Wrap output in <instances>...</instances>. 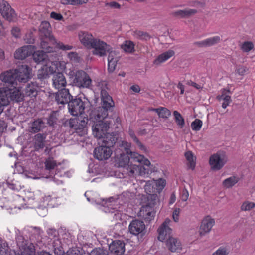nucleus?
<instances>
[{"instance_id":"f257e3e1","label":"nucleus","mask_w":255,"mask_h":255,"mask_svg":"<svg viewBox=\"0 0 255 255\" xmlns=\"http://www.w3.org/2000/svg\"><path fill=\"white\" fill-rule=\"evenodd\" d=\"M31 69L27 65H21L18 68L2 72L0 79L4 82V86L0 88L1 96L11 101L19 102L22 101L24 96L20 87H17V82L26 83L30 79Z\"/></svg>"},{"instance_id":"f03ea898","label":"nucleus","mask_w":255,"mask_h":255,"mask_svg":"<svg viewBox=\"0 0 255 255\" xmlns=\"http://www.w3.org/2000/svg\"><path fill=\"white\" fill-rule=\"evenodd\" d=\"M100 93L101 106L92 110L90 115L92 118L105 119L107 117L108 112L112 111L115 103L112 97L104 88L101 89Z\"/></svg>"},{"instance_id":"7ed1b4c3","label":"nucleus","mask_w":255,"mask_h":255,"mask_svg":"<svg viewBox=\"0 0 255 255\" xmlns=\"http://www.w3.org/2000/svg\"><path fill=\"white\" fill-rule=\"evenodd\" d=\"M157 195H151L148 197V201L145 205L142 206L140 211V216L147 223H150L154 219L156 211L155 206L156 204Z\"/></svg>"},{"instance_id":"20e7f679","label":"nucleus","mask_w":255,"mask_h":255,"mask_svg":"<svg viewBox=\"0 0 255 255\" xmlns=\"http://www.w3.org/2000/svg\"><path fill=\"white\" fill-rule=\"evenodd\" d=\"M88 102L87 99L84 98V100H82L81 97L72 96L68 105L69 113L74 116L82 114L84 113L86 105Z\"/></svg>"},{"instance_id":"39448f33","label":"nucleus","mask_w":255,"mask_h":255,"mask_svg":"<svg viewBox=\"0 0 255 255\" xmlns=\"http://www.w3.org/2000/svg\"><path fill=\"white\" fill-rule=\"evenodd\" d=\"M73 85L79 88H90L92 86V80L89 75L82 70L74 72Z\"/></svg>"},{"instance_id":"423d86ee","label":"nucleus","mask_w":255,"mask_h":255,"mask_svg":"<svg viewBox=\"0 0 255 255\" xmlns=\"http://www.w3.org/2000/svg\"><path fill=\"white\" fill-rule=\"evenodd\" d=\"M88 119L79 120L77 118H70L65 120L63 125L64 127L74 130L76 132L82 134L84 133L87 125Z\"/></svg>"},{"instance_id":"0eeeda50","label":"nucleus","mask_w":255,"mask_h":255,"mask_svg":"<svg viewBox=\"0 0 255 255\" xmlns=\"http://www.w3.org/2000/svg\"><path fill=\"white\" fill-rule=\"evenodd\" d=\"M90 118L95 120L96 122L92 126V132L95 137L97 138H101L106 133L109 128V123L104 121L102 118L96 119L94 118H91L90 115Z\"/></svg>"},{"instance_id":"6e6552de","label":"nucleus","mask_w":255,"mask_h":255,"mask_svg":"<svg viewBox=\"0 0 255 255\" xmlns=\"http://www.w3.org/2000/svg\"><path fill=\"white\" fill-rule=\"evenodd\" d=\"M0 13L2 17L9 22H13L16 19L15 10L4 0H0Z\"/></svg>"},{"instance_id":"1a4fd4ad","label":"nucleus","mask_w":255,"mask_h":255,"mask_svg":"<svg viewBox=\"0 0 255 255\" xmlns=\"http://www.w3.org/2000/svg\"><path fill=\"white\" fill-rule=\"evenodd\" d=\"M171 222V220L166 218L158 229V239L159 241L163 242L172 237V230L169 227Z\"/></svg>"},{"instance_id":"9d476101","label":"nucleus","mask_w":255,"mask_h":255,"mask_svg":"<svg viewBox=\"0 0 255 255\" xmlns=\"http://www.w3.org/2000/svg\"><path fill=\"white\" fill-rule=\"evenodd\" d=\"M112 154V149L102 144L95 148L93 153L94 158L99 161L109 159Z\"/></svg>"},{"instance_id":"9b49d317","label":"nucleus","mask_w":255,"mask_h":255,"mask_svg":"<svg viewBox=\"0 0 255 255\" xmlns=\"http://www.w3.org/2000/svg\"><path fill=\"white\" fill-rule=\"evenodd\" d=\"M128 230L129 233L133 235L142 236L145 233V225L142 221L133 220L128 226Z\"/></svg>"},{"instance_id":"f8f14e48","label":"nucleus","mask_w":255,"mask_h":255,"mask_svg":"<svg viewBox=\"0 0 255 255\" xmlns=\"http://www.w3.org/2000/svg\"><path fill=\"white\" fill-rule=\"evenodd\" d=\"M110 46L106 43L99 39H95L92 46L90 48L94 49L93 54L94 55L102 56L106 54L107 52H109Z\"/></svg>"},{"instance_id":"ddd939ff","label":"nucleus","mask_w":255,"mask_h":255,"mask_svg":"<svg viewBox=\"0 0 255 255\" xmlns=\"http://www.w3.org/2000/svg\"><path fill=\"white\" fill-rule=\"evenodd\" d=\"M55 98V101L57 102V104L65 105L69 103L71 99L72 98V96L69 93L68 89L62 88L58 92L53 94Z\"/></svg>"},{"instance_id":"4468645a","label":"nucleus","mask_w":255,"mask_h":255,"mask_svg":"<svg viewBox=\"0 0 255 255\" xmlns=\"http://www.w3.org/2000/svg\"><path fill=\"white\" fill-rule=\"evenodd\" d=\"M125 244L123 240H115L109 245V250L113 255H123L125 251Z\"/></svg>"},{"instance_id":"2eb2a0df","label":"nucleus","mask_w":255,"mask_h":255,"mask_svg":"<svg viewBox=\"0 0 255 255\" xmlns=\"http://www.w3.org/2000/svg\"><path fill=\"white\" fill-rule=\"evenodd\" d=\"M16 241L17 246L21 249L24 250V255H33L35 252V249L33 245L32 247L27 246V240L20 235H17Z\"/></svg>"},{"instance_id":"dca6fc26","label":"nucleus","mask_w":255,"mask_h":255,"mask_svg":"<svg viewBox=\"0 0 255 255\" xmlns=\"http://www.w3.org/2000/svg\"><path fill=\"white\" fill-rule=\"evenodd\" d=\"M40 47L46 53H51L54 51V48L50 44L55 45L57 41L53 36L45 37L40 36Z\"/></svg>"},{"instance_id":"f3484780","label":"nucleus","mask_w":255,"mask_h":255,"mask_svg":"<svg viewBox=\"0 0 255 255\" xmlns=\"http://www.w3.org/2000/svg\"><path fill=\"white\" fill-rule=\"evenodd\" d=\"M115 156V162L118 167L128 168L134 163L131 160L130 154H124L123 152H122L119 154V156Z\"/></svg>"},{"instance_id":"a211bd4d","label":"nucleus","mask_w":255,"mask_h":255,"mask_svg":"<svg viewBox=\"0 0 255 255\" xmlns=\"http://www.w3.org/2000/svg\"><path fill=\"white\" fill-rule=\"evenodd\" d=\"M214 224V219L209 216H206L202 221L201 225L200 227V235L201 236H204L206 233H209Z\"/></svg>"},{"instance_id":"6ab92c4d","label":"nucleus","mask_w":255,"mask_h":255,"mask_svg":"<svg viewBox=\"0 0 255 255\" xmlns=\"http://www.w3.org/2000/svg\"><path fill=\"white\" fill-rule=\"evenodd\" d=\"M52 78V85L57 89L64 88L66 85V80L62 72H54Z\"/></svg>"},{"instance_id":"aec40b11","label":"nucleus","mask_w":255,"mask_h":255,"mask_svg":"<svg viewBox=\"0 0 255 255\" xmlns=\"http://www.w3.org/2000/svg\"><path fill=\"white\" fill-rule=\"evenodd\" d=\"M99 144H102L112 149L117 142V137L114 133H107L101 138H99Z\"/></svg>"},{"instance_id":"412c9836","label":"nucleus","mask_w":255,"mask_h":255,"mask_svg":"<svg viewBox=\"0 0 255 255\" xmlns=\"http://www.w3.org/2000/svg\"><path fill=\"white\" fill-rule=\"evenodd\" d=\"M165 241L166 247L171 252H178L182 250V244L178 238L172 236Z\"/></svg>"},{"instance_id":"4be33fe9","label":"nucleus","mask_w":255,"mask_h":255,"mask_svg":"<svg viewBox=\"0 0 255 255\" xmlns=\"http://www.w3.org/2000/svg\"><path fill=\"white\" fill-rule=\"evenodd\" d=\"M33 47L31 45H26L18 48L14 53L16 59L23 60L32 54Z\"/></svg>"},{"instance_id":"5701e85b","label":"nucleus","mask_w":255,"mask_h":255,"mask_svg":"<svg viewBox=\"0 0 255 255\" xmlns=\"http://www.w3.org/2000/svg\"><path fill=\"white\" fill-rule=\"evenodd\" d=\"M56 67L43 65L41 68L38 70L37 78L41 81L46 79L49 77L50 75L52 74L56 71Z\"/></svg>"},{"instance_id":"b1692460","label":"nucleus","mask_w":255,"mask_h":255,"mask_svg":"<svg viewBox=\"0 0 255 255\" xmlns=\"http://www.w3.org/2000/svg\"><path fill=\"white\" fill-rule=\"evenodd\" d=\"M131 160H133L134 163H138L141 164H143L144 166H146L147 168L143 167V169L144 170V173L149 174V170L148 169L149 166L151 165L150 162L147 159H145V157L139 154L134 152L131 154Z\"/></svg>"},{"instance_id":"393cba45","label":"nucleus","mask_w":255,"mask_h":255,"mask_svg":"<svg viewBox=\"0 0 255 255\" xmlns=\"http://www.w3.org/2000/svg\"><path fill=\"white\" fill-rule=\"evenodd\" d=\"M130 146V144L127 141H121L117 142V148L114 151L115 155L119 156L120 153L123 152L124 154H130L131 157V154L134 152L131 151Z\"/></svg>"},{"instance_id":"a878e982","label":"nucleus","mask_w":255,"mask_h":255,"mask_svg":"<svg viewBox=\"0 0 255 255\" xmlns=\"http://www.w3.org/2000/svg\"><path fill=\"white\" fill-rule=\"evenodd\" d=\"M209 163L213 170H219L224 166L225 162L219 155L214 154L210 157Z\"/></svg>"},{"instance_id":"bb28decb","label":"nucleus","mask_w":255,"mask_h":255,"mask_svg":"<svg viewBox=\"0 0 255 255\" xmlns=\"http://www.w3.org/2000/svg\"><path fill=\"white\" fill-rule=\"evenodd\" d=\"M46 135L44 133H37L33 138V145L35 150L39 151L45 146Z\"/></svg>"},{"instance_id":"cd10ccee","label":"nucleus","mask_w":255,"mask_h":255,"mask_svg":"<svg viewBox=\"0 0 255 255\" xmlns=\"http://www.w3.org/2000/svg\"><path fill=\"white\" fill-rule=\"evenodd\" d=\"M231 94V92L229 89L223 88L221 90V94L217 96V99L218 101H224L222 104V107L223 108L226 109L231 102L232 100L230 95Z\"/></svg>"},{"instance_id":"c85d7f7f","label":"nucleus","mask_w":255,"mask_h":255,"mask_svg":"<svg viewBox=\"0 0 255 255\" xmlns=\"http://www.w3.org/2000/svg\"><path fill=\"white\" fill-rule=\"evenodd\" d=\"M79 38L80 42L86 47L90 48L93 42L95 40L91 34L87 32L81 31L79 33Z\"/></svg>"},{"instance_id":"c756f323","label":"nucleus","mask_w":255,"mask_h":255,"mask_svg":"<svg viewBox=\"0 0 255 255\" xmlns=\"http://www.w3.org/2000/svg\"><path fill=\"white\" fill-rule=\"evenodd\" d=\"M175 54V52L172 50H169L160 54L153 61V64L159 65L166 61Z\"/></svg>"},{"instance_id":"7c9ffc66","label":"nucleus","mask_w":255,"mask_h":255,"mask_svg":"<svg viewBox=\"0 0 255 255\" xmlns=\"http://www.w3.org/2000/svg\"><path fill=\"white\" fill-rule=\"evenodd\" d=\"M39 87L36 82H32L28 84L24 90L25 94L26 96L35 97L38 93Z\"/></svg>"},{"instance_id":"2f4dec72","label":"nucleus","mask_w":255,"mask_h":255,"mask_svg":"<svg viewBox=\"0 0 255 255\" xmlns=\"http://www.w3.org/2000/svg\"><path fill=\"white\" fill-rule=\"evenodd\" d=\"M48 245L50 246L49 248H51L56 255H61L62 254L63 248L59 238H57L56 240L51 241H48Z\"/></svg>"},{"instance_id":"473e14b6","label":"nucleus","mask_w":255,"mask_h":255,"mask_svg":"<svg viewBox=\"0 0 255 255\" xmlns=\"http://www.w3.org/2000/svg\"><path fill=\"white\" fill-rule=\"evenodd\" d=\"M32 228L33 231L30 237V239L34 241L36 245H38L39 244H40L42 242V235L43 232L39 227H33Z\"/></svg>"},{"instance_id":"72a5a7b5","label":"nucleus","mask_w":255,"mask_h":255,"mask_svg":"<svg viewBox=\"0 0 255 255\" xmlns=\"http://www.w3.org/2000/svg\"><path fill=\"white\" fill-rule=\"evenodd\" d=\"M45 127V123L41 119L35 120L31 124V132L38 133Z\"/></svg>"},{"instance_id":"f704fd0d","label":"nucleus","mask_w":255,"mask_h":255,"mask_svg":"<svg viewBox=\"0 0 255 255\" xmlns=\"http://www.w3.org/2000/svg\"><path fill=\"white\" fill-rule=\"evenodd\" d=\"M197 10L192 9L178 10L173 12V15L178 18H187L196 13Z\"/></svg>"},{"instance_id":"c9c22d12","label":"nucleus","mask_w":255,"mask_h":255,"mask_svg":"<svg viewBox=\"0 0 255 255\" xmlns=\"http://www.w3.org/2000/svg\"><path fill=\"white\" fill-rule=\"evenodd\" d=\"M39 31L41 33L40 36L45 37H50V36H53L51 34L50 24L47 21L42 22L40 25Z\"/></svg>"},{"instance_id":"e433bc0d","label":"nucleus","mask_w":255,"mask_h":255,"mask_svg":"<svg viewBox=\"0 0 255 255\" xmlns=\"http://www.w3.org/2000/svg\"><path fill=\"white\" fill-rule=\"evenodd\" d=\"M240 178L237 175H233L225 179L222 183L223 186L226 188H231L237 184Z\"/></svg>"},{"instance_id":"4c0bfd02","label":"nucleus","mask_w":255,"mask_h":255,"mask_svg":"<svg viewBox=\"0 0 255 255\" xmlns=\"http://www.w3.org/2000/svg\"><path fill=\"white\" fill-rule=\"evenodd\" d=\"M32 56L34 61L37 63H40L44 62L47 58L46 53L43 50L37 51L32 52Z\"/></svg>"},{"instance_id":"58836bf2","label":"nucleus","mask_w":255,"mask_h":255,"mask_svg":"<svg viewBox=\"0 0 255 255\" xmlns=\"http://www.w3.org/2000/svg\"><path fill=\"white\" fill-rule=\"evenodd\" d=\"M185 158L188 161V166L192 170L194 169L196 165L195 157L194 156L193 153L188 151L186 152L184 154Z\"/></svg>"},{"instance_id":"ea45409f","label":"nucleus","mask_w":255,"mask_h":255,"mask_svg":"<svg viewBox=\"0 0 255 255\" xmlns=\"http://www.w3.org/2000/svg\"><path fill=\"white\" fill-rule=\"evenodd\" d=\"M221 38L219 36H215L205 39L206 47H210L219 43Z\"/></svg>"},{"instance_id":"a19ab883","label":"nucleus","mask_w":255,"mask_h":255,"mask_svg":"<svg viewBox=\"0 0 255 255\" xmlns=\"http://www.w3.org/2000/svg\"><path fill=\"white\" fill-rule=\"evenodd\" d=\"M173 115L177 125L180 128H183L185 126V121L181 114L177 111H174L173 112Z\"/></svg>"},{"instance_id":"79ce46f5","label":"nucleus","mask_w":255,"mask_h":255,"mask_svg":"<svg viewBox=\"0 0 255 255\" xmlns=\"http://www.w3.org/2000/svg\"><path fill=\"white\" fill-rule=\"evenodd\" d=\"M133 35L137 39L144 41L149 40L151 38L147 32L140 30L135 31Z\"/></svg>"},{"instance_id":"37998d69","label":"nucleus","mask_w":255,"mask_h":255,"mask_svg":"<svg viewBox=\"0 0 255 255\" xmlns=\"http://www.w3.org/2000/svg\"><path fill=\"white\" fill-rule=\"evenodd\" d=\"M134 44L131 41H126L122 45V49L126 52L132 53L134 51Z\"/></svg>"},{"instance_id":"c03bdc74","label":"nucleus","mask_w":255,"mask_h":255,"mask_svg":"<svg viewBox=\"0 0 255 255\" xmlns=\"http://www.w3.org/2000/svg\"><path fill=\"white\" fill-rule=\"evenodd\" d=\"M48 239L51 241L59 238V232L54 228H49L47 230Z\"/></svg>"},{"instance_id":"a18cd8bd","label":"nucleus","mask_w":255,"mask_h":255,"mask_svg":"<svg viewBox=\"0 0 255 255\" xmlns=\"http://www.w3.org/2000/svg\"><path fill=\"white\" fill-rule=\"evenodd\" d=\"M171 115L170 111L165 107H160L158 114L159 117L163 119H167Z\"/></svg>"},{"instance_id":"49530a36","label":"nucleus","mask_w":255,"mask_h":255,"mask_svg":"<svg viewBox=\"0 0 255 255\" xmlns=\"http://www.w3.org/2000/svg\"><path fill=\"white\" fill-rule=\"evenodd\" d=\"M202 125L203 122L201 120L196 119L191 123V127L193 131H198L201 129Z\"/></svg>"},{"instance_id":"de8ad7c7","label":"nucleus","mask_w":255,"mask_h":255,"mask_svg":"<svg viewBox=\"0 0 255 255\" xmlns=\"http://www.w3.org/2000/svg\"><path fill=\"white\" fill-rule=\"evenodd\" d=\"M45 165L46 169L49 170L50 171L54 169L55 167L57 166L56 161L53 158H49L46 160L45 162Z\"/></svg>"},{"instance_id":"09e8293b","label":"nucleus","mask_w":255,"mask_h":255,"mask_svg":"<svg viewBox=\"0 0 255 255\" xmlns=\"http://www.w3.org/2000/svg\"><path fill=\"white\" fill-rule=\"evenodd\" d=\"M253 48L254 44L251 41H245L241 46V49L244 52H249Z\"/></svg>"},{"instance_id":"8fccbe9b","label":"nucleus","mask_w":255,"mask_h":255,"mask_svg":"<svg viewBox=\"0 0 255 255\" xmlns=\"http://www.w3.org/2000/svg\"><path fill=\"white\" fill-rule=\"evenodd\" d=\"M108 251L103 248H96L90 252V255H108Z\"/></svg>"},{"instance_id":"3c124183","label":"nucleus","mask_w":255,"mask_h":255,"mask_svg":"<svg viewBox=\"0 0 255 255\" xmlns=\"http://www.w3.org/2000/svg\"><path fill=\"white\" fill-rule=\"evenodd\" d=\"M255 207V203L253 202L246 201L244 202L241 206L242 211H250Z\"/></svg>"},{"instance_id":"603ef678","label":"nucleus","mask_w":255,"mask_h":255,"mask_svg":"<svg viewBox=\"0 0 255 255\" xmlns=\"http://www.w3.org/2000/svg\"><path fill=\"white\" fill-rule=\"evenodd\" d=\"M144 189L146 193L148 194L147 196V201H148V197L150 195H156L155 194H153V192H154L153 186L152 185V184L150 183L149 181H147L146 183L144 186Z\"/></svg>"},{"instance_id":"864d4df0","label":"nucleus","mask_w":255,"mask_h":255,"mask_svg":"<svg viewBox=\"0 0 255 255\" xmlns=\"http://www.w3.org/2000/svg\"><path fill=\"white\" fill-rule=\"evenodd\" d=\"M118 61V59L115 58L111 61L108 60V70L109 72L112 73L115 70Z\"/></svg>"},{"instance_id":"5fc2aeb1","label":"nucleus","mask_w":255,"mask_h":255,"mask_svg":"<svg viewBox=\"0 0 255 255\" xmlns=\"http://www.w3.org/2000/svg\"><path fill=\"white\" fill-rule=\"evenodd\" d=\"M68 57L70 60L75 63H79L80 61V57L76 52H71L68 54Z\"/></svg>"},{"instance_id":"6e6d98bb","label":"nucleus","mask_w":255,"mask_h":255,"mask_svg":"<svg viewBox=\"0 0 255 255\" xmlns=\"http://www.w3.org/2000/svg\"><path fill=\"white\" fill-rule=\"evenodd\" d=\"M229 253V251L225 247H220L212 255H228Z\"/></svg>"},{"instance_id":"4d7b16f0","label":"nucleus","mask_w":255,"mask_h":255,"mask_svg":"<svg viewBox=\"0 0 255 255\" xmlns=\"http://www.w3.org/2000/svg\"><path fill=\"white\" fill-rule=\"evenodd\" d=\"M55 45L57 48L64 51L71 50L73 47L71 45H64L63 43L60 42H57V43H56Z\"/></svg>"},{"instance_id":"13d9d810","label":"nucleus","mask_w":255,"mask_h":255,"mask_svg":"<svg viewBox=\"0 0 255 255\" xmlns=\"http://www.w3.org/2000/svg\"><path fill=\"white\" fill-rule=\"evenodd\" d=\"M8 105V100L7 98H4L1 96L0 94V114L3 111V106H5Z\"/></svg>"},{"instance_id":"bf43d9fd","label":"nucleus","mask_w":255,"mask_h":255,"mask_svg":"<svg viewBox=\"0 0 255 255\" xmlns=\"http://www.w3.org/2000/svg\"><path fill=\"white\" fill-rule=\"evenodd\" d=\"M108 52L109 53L108 60L111 61L112 60H114L115 58L118 59V60H119L120 56L119 55V53L117 52L111 50V48L110 47L109 52Z\"/></svg>"},{"instance_id":"052dcab7","label":"nucleus","mask_w":255,"mask_h":255,"mask_svg":"<svg viewBox=\"0 0 255 255\" xmlns=\"http://www.w3.org/2000/svg\"><path fill=\"white\" fill-rule=\"evenodd\" d=\"M11 34L16 38H18L21 37V31L19 27H14L11 29Z\"/></svg>"},{"instance_id":"680f3d73","label":"nucleus","mask_w":255,"mask_h":255,"mask_svg":"<svg viewBox=\"0 0 255 255\" xmlns=\"http://www.w3.org/2000/svg\"><path fill=\"white\" fill-rule=\"evenodd\" d=\"M189 197V193L186 188H184L181 193V199L183 201H186Z\"/></svg>"},{"instance_id":"e2e57ef3","label":"nucleus","mask_w":255,"mask_h":255,"mask_svg":"<svg viewBox=\"0 0 255 255\" xmlns=\"http://www.w3.org/2000/svg\"><path fill=\"white\" fill-rule=\"evenodd\" d=\"M80 250L78 248L69 249L67 252V255H81Z\"/></svg>"},{"instance_id":"0e129e2a","label":"nucleus","mask_w":255,"mask_h":255,"mask_svg":"<svg viewBox=\"0 0 255 255\" xmlns=\"http://www.w3.org/2000/svg\"><path fill=\"white\" fill-rule=\"evenodd\" d=\"M248 68L244 66H241L238 67L236 70V72L239 75L243 76L244 74H245L248 72Z\"/></svg>"},{"instance_id":"69168bd1","label":"nucleus","mask_w":255,"mask_h":255,"mask_svg":"<svg viewBox=\"0 0 255 255\" xmlns=\"http://www.w3.org/2000/svg\"><path fill=\"white\" fill-rule=\"evenodd\" d=\"M180 212V208H176L173 212V219L174 221L177 222L179 221V214Z\"/></svg>"},{"instance_id":"338daca9","label":"nucleus","mask_w":255,"mask_h":255,"mask_svg":"<svg viewBox=\"0 0 255 255\" xmlns=\"http://www.w3.org/2000/svg\"><path fill=\"white\" fill-rule=\"evenodd\" d=\"M50 17L57 20H61L63 19L62 15L60 13L55 12H52L50 14Z\"/></svg>"},{"instance_id":"774afa93","label":"nucleus","mask_w":255,"mask_h":255,"mask_svg":"<svg viewBox=\"0 0 255 255\" xmlns=\"http://www.w3.org/2000/svg\"><path fill=\"white\" fill-rule=\"evenodd\" d=\"M157 184L162 189L166 185V181L164 179L160 178L158 180Z\"/></svg>"}]
</instances>
